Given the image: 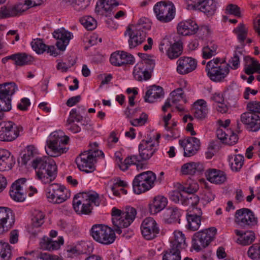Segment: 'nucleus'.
<instances>
[{
  "mask_svg": "<svg viewBox=\"0 0 260 260\" xmlns=\"http://www.w3.org/2000/svg\"><path fill=\"white\" fill-rule=\"evenodd\" d=\"M37 177L43 183H50L57 175V168L54 161L48 157L36 158L32 162Z\"/></svg>",
  "mask_w": 260,
  "mask_h": 260,
  "instance_id": "1",
  "label": "nucleus"
},
{
  "mask_svg": "<svg viewBox=\"0 0 260 260\" xmlns=\"http://www.w3.org/2000/svg\"><path fill=\"white\" fill-rule=\"evenodd\" d=\"M70 138L64 135L61 130L52 132L47 141L46 152L51 157H57L66 153L69 149L66 145L68 144Z\"/></svg>",
  "mask_w": 260,
  "mask_h": 260,
  "instance_id": "2",
  "label": "nucleus"
},
{
  "mask_svg": "<svg viewBox=\"0 0 260 260\" xmlns=\"http://www.w3.org/2000/svg\"><path fill=\"white\" fill-rule=\"evenodd\" d=\"M151 28V23L149 20L142 18L140 19L136 24L130 25L125 32V35H128V41L130 48H134L141 44L146 39L147 31Z\"/></svg>",
  "mask_w": 260,
  "mask_h": 260,
  "instance_id": "3",
  "label": "nucleus"
},
{
  "mask_svg": "<svg viewBox=\"0 0 260 260\" xmlns=\"http://www.w3.org/2000/svg\"><path fill=\"white\" fill-rule=\"evenodd\" d=\"M136 215V209L132 207H126L123 211L113 208L112 221L114 231L120 234L122 232L121 229L128 227L133 222Z\"/></svg>",
  "mask_w": 260,
  "mask_h": 260,
  "instance_id": "4",
  "label": "nucleus"
},
{
  "mask_svg": "<svg viewBox=\"0 0 260 260\" xmlns=\"http://www.w3.org/2000/svg\"><path fill=\"white\" fill-rule=\"evenodd\" d=\"M100 204L99 195L95 192H83L76 195L73 199V206L78 214H88L91 212V207Z\"/></svg>",
  "mask_w": 260,
  "mask_h": 260,
  "instance_id": "5",
  "label": "nucleus"
},
{
  "mask_svg": "<svg viewBox=\"0 0 260 260\" xmlns=\"http://www.w3.org/2000/svg\"><path fill=\"white\" fill-rule=\"evenodd\" d=\"M230 64L220 63L218 58L210 60L207 63L206 71L208 77L214 82H221L230 72Z\"/></svg>",
  "mask_w": 260,
  "mask_h": 260,
  "instance_id": "6",
  "label": "nucleus"
},
{
  "mask_svg": "<svg viewBox=\"0 0 260 260\" xmlns=\"http://www.w3.org/2000/svg\"><path fill=\"white\" fill-rule=\"evenodd\" d=\"M186 102L183 90L180 88H177L171 93L170 97L162 107V111L167 112L170 110L171 112L187 113L188 110L180 103L183 102L185 104Z\"/></svg>",
  "mask_w": 260,
  "mask_h": 260,
  "instance_id": "7",
  "label": "nucleus"
},
{
  "mask_svg": "<svg viewBox=\"0 0 260 260\" xmlns=\"http://www.w3.org/2000/svg\"><path fill=\"white\" fill-rule=\"evenodd\" d=\"M156 180V175L152 171H146L137 175L133 182V190L135 193L139 194L151 188Z\"/></svg>",
  "mask_w": 260,
  "mask_h": 260,
  "instance_id": "8",
  "label": "nucleus"
},
{
  "mask_svg": "<svg viewBox=\"0 0 260 260\" xmlns=\"http://www.w3.org/2000/svg\"><path fill=\"white\" fill-rule=\"evenodd\" d=\"M90 234L95 241L105 245L112 244L116 238L114 230L104 224L93 225Z\"/></svg>",
  "mask_w": 260,
  "mask_h": 260,
  "instance_id": "9",
  "label": "nucleus"
},
{
  "mask_svg": "<svg viewBox=\"0 0 260 260\" xmlns=\"http://www.w3.org/2000/svg\"><path fill=\"white\" fill-rule=\"evenodd\" d=\"M216 232V228L212 227L195 233L192 238L194 249L199 251L207 247L214 239Z\"/></svg>",
  "mask_w": 260,
  "mask_h": 260,
  "instance_id": "10",
  "label": "nucleus"
},
{
  "mask_svg": "<svg viewBox=\"0 0 260 260\" xmlns=\"http://www.w3.org/2000/svg\"><path fill=\"white\" fill-rule=\"evenodd\" d=\"M156 18L160 22L167 23L173 20L175 16L176 9L170 1L157 2L153 7Z\"/></svg>",
  "mask_w": 260,
  "mask_h": 260,
  "instance_id": "11",
  "label": "nucleus"
},
{
  "mask_svg": "<svg viewBox=\"0 0 260 260\" xmlns=\"http://www.w3.org/2000/svg\"><path fill=\"white\" fill-rule=\"evenodd\" d=\"M46 196L50 203L61 204L70 197V192L63 185L52 183L46 189Z\"/></svg>",
  "mask_w": 260,
  "mask_h": 260,
  "instance_id": "12",
  "label": "nucleus"
},
{
  "mask_svg": "<svg viewBox=\"0 0 260 260\" xmlns=\"http://www.w3.org/2000/svg\"><path fill=\"white\" fill-rule=\"evenodd\" d=\"M160 134H157L155 138L143 140L139 146L140 157L143 160L149 159L155 153L158 145Z\"/></svg>",
  "mask_w": 260,
  "mask_h": 260,
  "instance_id": "13",
  "label": "nucleus"
},
{
  "mask_svg": "<svg viewBox=\"0 0 260 260\" xmlns=\"http://www.w3.org/2000/svg\"><path fill=\"white\" fill-rule=\"evenodd\" d=\"M235 221L238 225L244 228H251L257 223V219L255 217L254 213L246 208L239 209L236 211Z\"/></svg>",
  "mask_w": 260,
  "mask_h": 260,
  "instance_id": "14",
  "label": "nucleus"
},
{
  "mask_svg": "<svg viewBox=\"0 0 260 260\" xmlns=\"http://www.w3.org/2000/svg\"><path fill=\"white\" fill-rule=\"evenodd\" d=\"M15 221V215L12 210L8 207H0V235L9 231Z\"/></svg>",
  "mask_w": 260,
  "mask_h": 260,
  "instance_id": "15",
  "label": "nucleus"
},
{
  "mask_svg": "<svg viewBox=\"0 0 260 260\" xmlns=\"http://www.w3.org/2000/svg\"><path fill=\"white\" fill-rule=\"evenodd\" d=\"M3 126L0 129V141H12L19 135L20 131L23 130L21 126H14L11 121L3 122L1 123Z\"/></svg>",
  "mask_w": 260,
  "mask_h": 260,
  "instance_id": "16",
  "label": "nucleus"
},
{
  "mask_svg": "<svg viewBox=\"0 0 260 260\" xmlns=\"http://www.w3.org/2000/svg\"><path fill=\"white\" fill-rule=\"evenodd\" d=\"M141 231L146 240H151L157 237L160 230L156 221L153 218L147 217L142 222Z\"/></svg>",
  "mask_w": 260,
  "mask_h": 260,
  "instance_id": "17",
  "label": "nucleus"
},
{
  "mask_svg": "<svg viewBox=\"0 0 260 260\" xmlns=\"http://www.w3.org/2000/svg\"><path fill=\"white\" fill-rule=\"evenodd\" d=\"M216 8L217 2L215 0H199L187 5L188 10H199L209 16L214 14Z\"/></svg>",
  "mask_w": 260,
  "mask_h": 260,
  "instance_id": "18",
  "label": "nucleus"
},
{
  "mask_svg": "<svg viewBox=\"0 0 260 260\" xmlns=\"http://www.w3.org/2000/svg\"><path fill=\"white\" fill-rule=\"evenodd\" d=\"M26 180L25 178H20L16 180L11 185L10 190V196L14 201L17 202H23L26 198V191L27 185Z\"/></svg>",
  "mask_w": 260,
  "mask_h": 260,
  "instance_id": "19",
  "label": "nucleus"
},
{
  "mask_svg": "<svg viewBox=\"0 0 260 260\" xmlns=\"http://www.w3.org/2000/svg\"><path fill=\"white\" fill-rule=\"evenodd\" d=\"M145 64L150 65V70H152L155 66V62L153 60L145 61L144 62L142 61L136 64L134 68L133 75L138 81L147 80L151 77V72L147 70Z\"/></svg>",
  "mask_w": 260,
  "mask_h": 260,
  "instance_id": "20",
  "label": "nucleus"
},
{
  "mask_svg": "<svg viewBox=\"0 0 260 260\" xmlns=\"http://www.w3.org/2000/svg\"><path fill=\"white\" fill-rule=\"evenodd\" d=\"M202 214L200 208H190L187 210L186 228L191 231H197L201 225V216Z\"/></svg>",
  "mask_w": 260,
  "mask_h": 260,
  "instance_id": "21",
  "label": "nucleus"
},
{
  "mask_svg": "<svg viewBox=\"0 0 260 260\" xmlns=\"http://www.w3.org/2000/svg\"><path fill=\"white\" fill-rule=\"evenodd\" d=\"M179 144L183 148L185 157L194 155L200 147V141L196 137H190L183 140H180Z\"/></svg>",
  "mask_w": 260,
  "mask_h": 260,
  "instance_id": "22",
  "label": "nucleus"
},
{
  "mask_svg": "<svg viewBox=\"0 0 260 260\" xmlns=\"http://www.w3.org/2000/svg\"><path fill=\"white\" fill-rule=\"evenodd\" d=\"M86 152L81 153L76 159L78 168L86 173H92L95 170V162Z\"/></svg>",
  "mask_w": 260,
  "mask_h": 260,
  "instance_id": "23",
  "label": "nucleus"
},
{
  "mask_svg": "<svg viewBox=\"0 0 260 260\" xmlns=\"http://www.w3.org/2000/svg\"><path fill=\"white\" fill-rule=\"evenodd\" d=\"M110 61L113 66L119 67L127 64H134L135 62V58L134 57L129 53L119 51L114 52L111 55Z\"/></svg>",
  "mask_w": 260,
  "mask_h": 260,
  "instance_id": "24",
  "label": "nucleus"
},
{
  "mask_svg": "<svg viewBox=\"0 0 260 260\" xmlns=\"http://www.w3.org/2000/svg\"><path fill=\"white\" fill-rule=\"evenodd\" d=\"M177 72L181 75L187 74L194 71L197 66V61L189 57H181L177 61Z\"/></svg>",
  "mask_w": 260,
  "mask_h": 260,
  "instance_id": "25",
  "label": "nucleus"
},
{
  "mask_svg": "<svg viewBox=\"0 0 260 260\" xmlns=\"http://www.w3.org/2000/svg\"><path fill=\"white\" fill-rule=\"evenodd\" d=\"M53 36L57 40L56 43L57 47L61 51L65 50L70 40L73 37L71 32L63 28L55 30L53 33Z\"/></svg>",
  "mask_w": 260,
  "mask_h": 260,
  "instance_id": "26",
  "label": "nucleus"
},
{
  "mask_svg": "<svg viewBox=\"0 0 260 260\" xmlns=\"http://www.w3.org/2000/svg\"><path fill=\"white\" fill-rule=\"evenodd\" d=\"M199 26L195 20L191 19L180 22L177 25L179 34L182 36H190L196 34Z\"/></svg>",
  "mask_w": 260,
  "mask_h": 260,
  "instance_id": "27",
  "label": "nucleus"
},
{
  "mask_svg": "<svg viewBox=\"0 0 260 260\" xmlns=\"http://www.w3.org/2000/svg\"><path fill=\"white\" fill-rule=\"evenodd\" d=\"M15 164V159L9 151L0 150V171L11 170Z\"/></svg>",
  "mask_w": 260,
  "mask_h": 260,
  "instance_id": "28",
  "label": "nucleus"
},
{
  "mask_svg": "<svg viewBox=\"0 0 260 260\" xmlns=\"http://www.w3.org/2000/svg\"><path fill=\"white\" fill-rule=\"evenodd\" d=\"M205 175L207 179L212 183L220 184L226 180L225 173L215 169H209L206 171Z\"/></svg>",
  "mask_w": 260,
  "mask_h": 260,
  "instance_id": "29",
  "label": "nucleus"
},
{
  "mask_svg": "<svg viewBox=\"0 0 260 260\" xmlns=\"http://www.w3.org/2000/svg\"><path fill=\"white\" fill-rule=\"evenodd\" d=\"M118 4L116 0H101L100 4L97 5L95 11L100 15L107 17L111 14L113 9Z\"/></svg>",
  "mask_w": 260,
  "mask_h": 260,
  "instance_id": "30",
  "label": "nucleus"
},
{
  "mask_svg": "<svg viewBox=\"0 0 260 260\" xmlns=\"http://www.w3.org/2000/svg\"><path fill=\"white\" fill-rule=\"evenodd\" d=\"M241 120L250 131L257 132L260 129V117L258 115H241Z\"/></svg>",
  "mask_w": 260,
  "mask_h": 260,
  "instance_id": "31",
  "label": "nucleus"
},
{
  "mask_svg": "<svg viewBox=\"0 0 260 260\" xmlns=\"http://www.w3.org/2000/svg\"><path fill=\"white\" fill-rule=\"evenodd\" d=\"M164 90L159 86L153 85L149 87L144 96L145 101L148 103H153L157 99L164 96Z\"/></svg>",
  "mask_w": 260,
  "mask_h": 260,
  "instance_id": "32",
  "label": "nucleus"
},
{
  "mask_svg": "<svg viewBox=\"0 0 260 260\" xmlns=\"http://www.w3.org/2000/svg\"><path fill=\"white\" fill-rule=\"evenodd\" d=\"M23 13L20 3L16 4L12 7H7L4 6L0 9V18L3 19L16 17L22 15Z\"/></svg>",
  "mask_w": 260,
  "mask_h": 260,
  "instance_id": "33",
  "label": "nucleus"
},
{
  "mask_svg": "<svg viewBox=\"0 0 260 260\" xmlns=\"http://www.w3.org/2000/svg\"><path fill=\"white\" fill-rule=\"evenodd\" d=\"M168 201L166 198L158 196L154 198L149 203V211L151 214H156L162 210L167 206Z\"/></svg>",
  "mask_w": 260,
  "mask_h": 260,
  "instance_id": "34",
  "label": "nucleus"
},
{
  "mask_svg": "<svg viewBox=\"0 0 260 260\" xmlns=\"http://www.w3.org/2000/svg\"><path fill=\"white\" fill-rule=\"evenodd\" d=\"M204 170V165L200 162H187L182 165L181 169L183 174L190 175L201 173Z\"/></svg>",
  "mask_w": 260,
  "mask_h": 260,
  "instance_id": "35",
  "label": "nucleus"
},
{
  "mask_svg": "<svg viewBox=\"0 0 260 260\" xmlns=\"http://www.w3.org/2000/svg\"><path fill=\"white\" fill-rule=\"evenodd\" d=\"M143 160L140 157V155H132L128 156L123 161V163L120 164V169L122 171H125L132 165H136L138 170L142 169L143 165L141 163V161Z\"/></svg>",
  "mask_w": 260,
  "mask_h": 260,
  "instance_id": "36",
  "label": "nucleus"
},
{
  "mask_svg": "<svg viewBox=\"0 0 260 260\" xmlns=\"http://www.w3.org/2000/svg\"><path fill=\"white\" fill-rule=\"evenodd\" d=\"M235 233L238 238L236 242L242 246L248 245L251 244L255 240V234L252 231L243 232L238 230L235 231Z\"/></svg>",
  "mask_w": 260,
  "mask_h": 260,
  "instance_id": "37",
  "label": "nucleus"
},
{
  "mask_svg": "<svg viewBox=\"0 0 260 260\" xmlns=\"http://www.w3.org/2000/svg\"><path fill=\"white\" fill-rule=\"evenodd\" d=\"M17 89V85L13 82L0 84V100L11 99Z\"/></svg>",
  "mask_w": 260,
  "mask_h": 260,
  "instance_id": "38",
  "label": "nucleus"
},
{
  "mask_svg": "<svg viewBox=\"0 0 260 260\" xmlns=\"http://www.w3.org/2000/svg\"><path fill=\"white\" fill-rule=\"evenodd\" d=\"M44 215L40 211H35L32 215L31 223L28 228V231L32 234H35L39 230L35 229L39 228L44 222Z\"/></svg>",
  "mask_w": 260,
  "mask_h": 260,
  "instance_id": "39",
  "label": "nucleus"
},
{
  "mask_svg": "<svg viewBox=\"0 0 260 260\" xmlns=\"http://www.w3.org/2000/svg\"><path fill=\"white\" fill-rule=\"evenodd\" d=\"M63 244V239L59 237L58 241H53L49 238H44L40 242V247L44 250L52 251L57 250Z\"/></svg>",
  "mask_w": 260,
  "mask_h": 260,
  "instance_id": "40",
  "label": "nucleus"
},
{
  "mask_svg": "<svg viewBox=\"0 0 260 260\" xmlns=\"http://www.w3.org/2000/svg\"><path fill=\"white\" fill-rule=\"evenodd\" d=\"M245 73L247 75H251L254 73H260V63L249 56H246L244 58Z\"/></svg>",
  "mask_w": 260,
  "mask_h": 260,
  "instance_id": "41",
  "label": "nucleus"
},
{
  "mask_svg": "<svg viewBox=\"0 0 260 260\" xmlns=\"http://www.w3.org/2000/svg\"><path fill=\"white\" fill-rule=\"evenodd\" d=\"M172 248L180 250L181 249L185 248L187 246L185 241L184 234L182 232L175 231L174 232V239L171 241Z\"/></svg>",
  "mask_w": 260,
  "mask_h": 260,
  "instance_id": "42",
  "label": "nucleus"
},
{
  "mask_svg": "<svg viewBox=\"0 0 260 260\" xmlns=\"http://www.w3.org/2000/svg\"><path fill=\"white\" fill-rule=\"evenodd\" d=\"M83 120L81 115H70L67 120V128L73 133H77L81 131L80 127L74 123L75 122H80Z\"/></svg>",
  "mask_w": 260,
  "mask_h": 260,
  "instance_id": "43",
  "label": "nucleus"
},
{
  "mask_svg": "<svg viewBox=\"0 0 260 260\" xmlns=\"http://www.w3.org/2000/svg\"><path fill=\"white\" fill-rule=\"evenodd\" d=\"M218 45L213 41L208 42L202 49V56L204 59H209L215 56L217 52Z\"/></svg>",
  "mask_w": 260,
  "mask_h": 260,
  "instance_id": "44",
  "label": "nucleus"
},
{
  "mask_svg": "<svg viewBox=\"0 0 260 260\" xmlns=\"http://www.w3.org/2000/svg\"><path fill=\"white\" fill-rule=\"evenodd\" d=\"M191 110L194 114H206L208 112L207 102L203 99L198 100L192 105Z\"/></svg>",
  "mask_w": 260,
  "mask_h": 260,
  "instance_id": "45",
  "label": "nucleus"
},
{
  "mask_svg": "<svg viewBox=\"0 0 260 260\" xmlns=\"http://www.w3.org/2000/svg\"><path fill=\"white\" fill-rule=\"evenodd\" d=\"M13 60L16 66H22L28 64L33 60L31 56L25 53H18L13 54Z\"/></svg>",
  "mask_w": 260,
  "mask_h": 260,
  "instance_id": "46",
  "label": "nucleus"
},
{
  "mask_svg": "<svg viewBox=\"0 0 260 260\" xmlns=\"http://www.w3.org/2000/svg\"><path fill=\"white\" fill-rule=\"evenodd\" d=\"M11 255V246L7 242H0V260H10Z\"/></svg>",
  "mask_w": 260,
  "mask_h": 260,
  "instance_id": "47",
  "label": "nucleus"
},
{
  "mask_svg": "<svg viewBox=\"0 0 260 260\" xmlns=\"http://www.w3.org/2000/svg\"><path fill=\"white\" fill-rule=\"evenodd\" d=\"M199 198L196 194H184L182 204L188 206L190 208H198L196 206L199 203Z\"/></svg>",
  "mask_w": 260,
  "mask_h": 260,
  "instance_id": "48",
  "label": "nucleus"
},
{
  "mask_svg": "<svg viewBox=\"0 0 260 260\" xmlns=\"http://www.w3.org/2000/svg\"><path fill=\"white\" fill-rule=\"evenodd\" d=\"M182 50V45L178 42L175 43L169 48L167 55L169 58L175 59L181 55Z\"/></svg>",
  "mask_w": 260,
  "mask_h": 260,
  "instance_id": "49",
  "label": "nucleus"
},
{
  "mask_svg": "<svg viewBox=\"0 0 260 260\" xmlns=\"http://www.w3.org/2000/svg\"><path fill=\"white\" fill-rule=\"evenodd\" d=\"M244 163V157L240 154H238L235 157L230 158V164L231 169L235 172L239 171L242 168Z\"/></svg>",
  "mask_w": 260,
  "mask_h": 260,
  "instance_id": "50",
  "label": "nucleus"
},
{
  "mask_svg": "<svg viewBox=\"0 0 260 260\" xmlns=\"http://www.w3.org/2000/svg\"><path fill=\"white\" fill-rule=\"evenodd\" d=\"M37 153V149L32 145L27 146L24 149V153L21 157L22 164L26 165L27 162Z\"/></svg>",
  "mask_w": 260,
  "mask_h": 260,
  "instance_id": "51",
  "label": "nucleus"
},
{
  "mask_svg": "<svg viewBox=\"0 0 260 260\" xmlns=\"http://www.w3.org/2000/svg\"><path fill=\"white\" fill-rule=\"evenodd\" d=\"M162 260H181L180 250L171 247L163 252Z\"/></svg>",
  "mask_w": 260,
  "mask_h": 260,
  "instance_id": "52",
  "label": "nucleus"
},
{
  "mask_svg": "<svg viewBox=\"0 0 260 260\" xmlns=\"http://www.w3.org/2000/svg\"><path fill=\"white\" fill-rule=\"evenodd\" d=\"M248 29L243 23H240L237 27L234 29V32L237 35L238 39L240 43H243L246 39L247 35Z\"/></svg>",
  "mask_w": 260,
  "mask_h": 260,
  "instance_id": "53",
  "label": "nucleus"
},
{
  "mask_svg": "<svg viewBox=\"0 0 260 260\" xmlns=\"http://www.w3.org/2000/svg\"><path fill=\"white\" fill-rule=\"evenodd\" d=\"M247 255L253 260H260V242L250 246L247 251Z\"/></svg>",
  "mask_w": 260,
  "mask_h": 260,
  "instance_id": "54",
  "label": "nucleus"
},
{
  "mask_svg": "<svg viewBox=\"0 0 260 260\" xmlns=\"http://www.w3.org/2000/svg\"><path fill=\"white\" fill-rule=\"evenodd\" d=\"M79 21L88 30H93L96 26L95 20L89 16H85L81 17Z\"/></svg>",
  "mask_w": 260,
  "mask_h": 260,
  "instance_id": "55",
  "label": "nucleus"
},
{
  "mask_svg": "<svg viewBox=\"0 0 260 260\" xmlns=\"http://www.w3.org/2000/svg\"><path fill=\"white\" fill-rule=\"evenodd\" d=\"M46 0H24L23 2L19 3L23 12L29 9L41 5Z\"/></svg>",
  "mask_w": 260,
  "mask_h": 260,
  "instance_id": "56",
  "label": "nucleus"
},
{
  "mask_svg": "<svg viewBox=\"0 0 260 260\" xmlns=\"http://www.w3.org/2000/svg\"><path fill=\"white\" fill-rule=\"evenodd\" d=\"M31 45L33 50L38 54H42L46 50L47 45L40 39L34 40L31 43Z\"/></svg>",
  "mask_w": 260,
  "mask_h": 260,
  "instance_id": "57",
  "label": "nucleus"
},
{
  "mask_svg": "<svg viewBox=\"0 0 260 260\" xmlns=\"http://www.w3.org/2000/svg\"><path fill=\"white\" fill-rule=\"evenodd\" d=\"M67 4L71 6L75 10L80 11L85 10L87 5L84 0H64Z\"/></svg>",
  "mask_w": 260,
  "mask_h": 260,
  "instance_id": "58",
  "label": "nucleus"
},
{
  "mask_svg": "<svg viewBox=\"0 0 260 260\" xmlns=\"http://www.w3.org/2000/svg\"><path fill=\"white\" fill-rule=\"evenodd\" d=\"M199 189V185L197 183L192 182L188 184H187L185 186L182 187L181 189L182 192L184 194H194Z\"/></svg>",
  "mask_w": 260,
  "mask_h": 260,
  "instance_id": "59",
  "label": "nucleus"
},
{
  "mask_svg": "<svg viewBox=\"0 0 260 260\" xmlns=\"http://www.w3.org/2000/svg\"><path fill=\"white\" fill-rule=\"evenodd\" d=\"M92 145L95 147V149H89V150L86 152H87L89 155H90V157H92V158H93V160L95 162L96 158L100 157V156H102L104 155V153L102 151L99 150L98 149V144L96 142L90 143V146L91 147H92Z\"/></svg>",
  "mask_w": 260,
  "mask_h": 260,
  "instance_id": "60",
  "label": "nucleus"
},
{
  "mask_svg": "<svg viewBox=\"0 0 260 260\" xmlns=\"http://www.w3.org/2000/svg\"><path fill=\"white\" fill-rule=\"evenodd\" d=\"M179 215L178 209L176 208H170L164 212V217L167 219L174 220L177 219Z\"/></svg>",
  "mask_w": 260,
  "mask_h": 260,
  "instance_id": "61",
  "label": "nucleus"
},
{
  "mask_svg": "<svg viewBox=\"0 0 260 260\" xmlns=\"http://www.w3.org/2000/svg\"><path fill=\"white\" fill-rule=\"evenodd\" d=\"M162 122L165 129H169V128L176 127L177 125V122L174 119H172V115L164 116Z\"/></svg>",
  "mask_w": 260,
  "mask_h": 260,
  "instance_id": "62",
  "label": "nucleus"
},
{
  "mask_svg": "<svg viewBox=\"0 0 260 260\" xmlns=\"http://www.w3.org/2000/svg\"><path fill=\"white\" fill-rule=\"evenodd\" d=\"M247 109L252 114H260V102L252 101L248 103Z\"/></svg>",
  "mask_w": 260,
  "mask_h": 260,
  "instance_id": "63",
  "label": "nucleus"
},
{
  "mask_svg": "<svg viewBox=\"0 0 260 260\" xmlns=\"http://www.w3.org/2000/svg\"><path fill=\"white\" fill-rule=\"evenodd\" d=\"M242 54L240 52H235L233 56L229 60V63L231 64V68L233 70L237 69L240 66V56Z\"/></svg>",
  "mask_w": 260,
  "mask_h": 260,
  "instance_id": "64",
  "label": "nucleus"
}]
</instances>
